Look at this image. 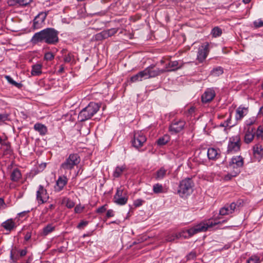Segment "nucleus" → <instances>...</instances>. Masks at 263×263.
Wrapping results in <instances>:
<instances>
[{"label":"nucleus","instance_id":"obj_38","mask_svg":"<svg viewBox=\"0 0 263 263\" xmlns=\"http://www.w3.org/2000/svg\"><path fill=\"white\" fill-rule=\"evenodd\" d=\"M64 61L65 63H72L74 61V56L71 53H68L67 55H65L64 58Z\"/></svg>","mask_w":263,"mask_h":263},{"label":"nucleus","instance_id":"obj_43","mask_svg":"<svg viewBox=\"0 0 263 263\" xmlns=\"http://www.w3.org/2000/svg\"><path fill=\"white\" fill-rule=\"evenodd\" d=\"M259 260V258L258 256H252L248 259L247 263H258Z\"/></svg>","mask_w":263,"mask_h":263},{"label":"nucleus","instance_id":"obj_34","mask_svg":"<svg viewBox=\"0 0 263 263\" xmlns=\"http://www.w3.org/2000/svg\"><path fill=\"white\" fill-rule=\"evenodd\" d=\"M223 72V68L221 67H217L214 68L211 71V75L213 77H218L222 74Z\"/></svg>","mask_w":263,"mask_h":263},{"label":"nucleus","instance_id":"obj_24","mask_svg":"<svg viewBox=\"0 0 263 263\" xmlns=\"http://www.w3.org/2000/svg\"><path fill=\"white\" fill-rule=\"evenodd\" d=\"M35 130L38 132L40 135H45L47 132V127L41 123H36L34 125Z\"/></svg>","mask_w":263,"mask_h":263},{"label":"nucleus","instance_id":"obj_48","mask_svg":"<svg viewBox=\"0 0 263 263\" xmlns=\"http://www.w3.org/2000/svg\"><path fill=\"white\" fill-rule=\"evenodd\" d=\"M88 223L87 221H81L77 226L78 229L83 228L84 227L86 226Z\"/></svg>","mask_w":263,"mask_h":263},{"label":"nucleus","instance_id":"obj_6","mask_svg":"<svg viewBox=\"0 0 263 263\" xmlns=\"http://www.w3.org/2000/svg\"><path fill=\"white\" fill-rule=\"evenodd\" d=\"M241 200L232 202L231 204H226L219 210V215L221 216L228 215L234 212L235 210L241 205Z\"/></svg>","mask_w":263,"mask_h":263},{"label":"nucleus","instance_id":"obj_41","mask_svg":"<svg viewBox=\"0 0 263 263\" xmlns=\"http://www.w3.org/2000/svg\"><path fill=\"white\" fill-rule=\"evenodd\" d=\"M54 58V55L51 52H47L45 53L44 59L45 60L47 61H50L52 60Z\"/></svg>","mask_w":263,"mask_h":263},{"label":"nucleus","instance_id":"obj_29","mask_svg":"<svg viewBox=\"0 0 263 263\" xmlns=\"http://www.w3.org/2000/svg\"><path fill=\"white\" fill-rule=\"evenodd\" d=\"M167 170L163 167H161L156 173L155 179L156 180H161L164 178L166 175Z\"/></svg>","mask_w":263,"mask_h":263},{"label":"nucleus","instance_id":"obj_39","mask_svg":"<svg viewBox=\"0 0 263 263\" xmlns=\"http://www.w3.org/2000/svg\"><path fill=\"white\" fill-rule=\"evenodd\" d=\"M54 228L51 224H48L43 229V233L44 235H47L49 233L53 231Z\"/></svg>","mask_w":263,"mask_h":263},{"label":"nucleus","instance_id":"obj_52","mask_svg":"<svg viewBox=\"0 0 263 263\" xmlns=\"http://www.w3.org/2000/svg\"><path fill=\"white\" fill-rule=\"evenodd\" d=\"M29 212H30V210L20 212V213L18 214V217H26L27 214Z\"/></svg>","mask_w":263,"mask_h":263},{"label":"nucleus","instance_id":"obj_4","mask_svg":"<svg viewBox=\"0 0 263 263\" xmlns=\"http://www.w3.org/2000/svg\"><path fill=\"white\" fill-rule=\"evenodd\" d=\"M100 106L97 103L90 102L79 114L78 119L81 122H83L90 119L99 110Z\"/></svg>","mask_w":263,"mask_h":263},{"label":"nucleus","instance_id":"obj_49","mask_svg":"<svg viewBox=\"0 0 263 263\" xmlns=\"http://www.w3.org/2000/svg\"><path fill=\"white\" fill-rule=\"evenodd\" d=\"M106 210V205H102L96 210V212L98 213H103Z\"/></svg>","mask_w":263,"mask_h":263},{"label":"nucleus","instance_id":"obj_31","mask_svg":"<svg viewBox=\"0 0 263 263\" xmlns=\"http://www.w3.org/2000/svg\"><path fill=\"white\" fill-rule=\"evenodd\" d=\"M246 109L245 108L239 107L236 111L235 118L237 121H240L242 118L245 116L244 110Z\"/></svg>","mask_w":263,"mask_h":263},{"label":"nucleus","instance_id":"obj_10","mask_svg":"<svg viewBox=\"0 0 263 263\" xmlns=\"http://www.w3.org/2000/svg\"><path fill=\"white\" fill-rule=\"evenodd\" d=\"M146 138L141 131L135 132L133 139L132 141L133 146L138 148L143 146L146 142Z\"/></svg>","mask_w":263,"mask_h":263},{"label":"nucleus","instance_id":"obj_26","mask_svg":"<svg viewBox=\"0 0 263 263\" xmlns=\"http://www.w3.org/2000/svg\"><path fill=\"white\" fill-rule=\"evenodd\" d=\"M42 65L40 64H37L32 65L31 73L32 76H38L42 73Z\"/></svg>","mask_w":263,"mask_h":263},{"label":"nucleus","instance_id":"obj_36","mask_svg":"<svg viewBox=\"0 0 263 263\" xmlns=\"http://www.w3.org/2000/svg\"><path fill=\"white\" fill-rule=\"evenodd\" d=\"M5 78L10 84L15 86L16 87L18 88H21L23 86V85L21 83H17L14 81L12 79V78L9 76H6Z\"/></svg>","mask_w":263,"mask_h":263},{"label":"nucleus","instance_id":"obj_60","mask_svg":"<svg viewBox=\"0 0 263 263\" xmlns=\"http://www.w3.org/2000/svg\"><path fill=\"white\" fill-rule=\"evenodd\" d=\"M258 115L259 116H263V106L260 108L259 111L258 112Z\"/></svg>","mask_w":263,"mask_h":263},{"label":"nucleus","instance_id":"obj_61","mask_svg":"<svg viewBox=\"0 0 263 263\" xmlns=\"http://www.w3.org/2000/svg\"><path fill=\"white\" fill-rule=\"evenodd\" d=\"M222 127H227V126H233V125H229V123H227L226 124L225 123H223V124H221L220 125Z\"/></svg>","mask_w":263,"mask_h":263},{"label":"nucleus","instance_id":"obj_8","mask_svg":"<svg viewBox=\"0 0 263 263\" xmlns=\"http://www.w3.org/2000/svg\"><path fill=\"white\" fill-rule=\"evenodd\" d=\"M146 79L154 78L166 72L163 69H160L156 67L155 65L152 64L144 69Z\"/></svg>","mask_w":263,"mask_h":263},{"label":"nucleus","instance_id":"obj_47","mask_svg":"<svg viewBox=\"0 0 263 263\" xmlns=\"http://www.w3.org/2000/svg\"><path fill=\"white\" fill-rule=\"evenodd\" d=\"M8 115L7 114H0V122H4L8 120Z\"/></svg>","mask_w":263,"mask_h":263},{"label":"nucleus","instance_id":"obj_14","mask_svg":"<svg viewBox=\"0 0 263 263\" xmlns=\"http://www.w3.org/2000/svg\"><path fill=\"white\" fill-rule=\"evenodd\" d=\"M63 175L59 176L58 180L56 181L55 185L54 186V189L55 192H60L63 190L64 186L67 184L68 178L67 176L63 173Z\"/></svg>","mask_w":263,"mask_h":263},{"label":"nucleus","instance_id":"obj_11","mask_svg":"<svg viewBox=\"0 0 263 263\" xmlns=\"http://www.w3.org/2000/svg\"><path fill=\"white\" fill-rule=\"evenodd\" d=\"M243 165V160L242 157L239 156L233 157L231 159L230 166L233 168H236L237 169V171L235 172L234 174L230 175V176L229 175H228L226 177V178H228L229 179H230L232 177L236 176L240 172V170L239 169L238 170V168L242 167Z\"/></svg>","mask_w":263,"mask_h":263},{"label":"nucleus","instance_id":"obj_25","mask_svg":"<svg viewBox=\"0 0 263 263\" xmlns=\"http://www.w3.org/2000/svg\"><path fill=\"white\" fill-rule=\"evenodd\" d=\"M143 79H146L144 70L132 76L130 78V81L132 82H136L139 81H142Z\"/></svg>","mask_w":263,"mask_h":263},{"label":"nucleus","instance_id":"obj_53","mask_svg":"<svg viewBox=\"0 0 263 263\" xmlns=\"http://www.w3.org/2000/svg\"><path fill=\"white\" fill-rule=\"evenodd\" d=\"M114 216V212L112 210H109L107 211L106 217L107 218L111 217Z\"/></svg>","mask_w":263,"mask_h":263},{"label":"nucleus","instance_id":"obj_57","mask_svg":"<svg viewBox=\"0 0 263 263\" xmlns=\"http://www.w3.org/2000/svg\"><path fill=\"white\" fill-rule=\"evenodd\" d=\"M31 236V233L30 232H27L24 237V239L26 241H28L30 239Z\"/></svg>","mask_w":263,"mask_h":263},{"label":"nucleus","instance_id":"obj_45","mask_svg":"<svg viewBox=\"0 0 263 263\" xmlns=\"http://www.w3.org/2000/svg\"><path fill=\"white\" fill-rule=\"evenodd\" d=\"M256 122V119L255 118L249 119L246 121V124L247 127H252V125Z\"/></svg>","mask_w":263,"mask_h":263},{"label":"nucleus","instance_id":"obj_30","mask_svg":"<svg viewBox=\"0 0 263 263\" xmlns=\"http://www.w3.org/2000/svg\"><path fill=\"white\" fill-rule=\"evenodd\" d=\"M255 155H258L260 157H263V146L259 144H255L253 148Z\"/></svg>","mask_w":263,"mask_h":263},{"label":"nucleus","instance_id":"obj_2","mask_svg":"<svg viewBox=\"0 0 263 263\" xmlns=\"http://www.w3.org/2000/svg\"><path fill=\"white\" fill-rule=\"evenodd\" d=\"M80 161L81 158L78 154H71L61 163L59 171L61 173H64L65 175L69 176L71 174V171L80 162Z\"/></svg>","mask_w":263,"mask_h":263},{"label":"nucleus","instance_id":"obj_17","mask_svg":"<svg viewBox=\"0 0 263 263\" xmlns=\"http://www.w3.org/2000/svg\"><path fill=\"white\" fill-rule=\"evenodd\" d=\"M209 46L206 43L199 48L197 59L199 62H202L206 59L209 52Z\"/></svg>","mask_w":263,"mask_h":263},{"label":"nucleus","instance_id":"obj_56","mask_svg":"<svg viewBox=\"0 0 263 263\" xmlns=\"http://www.w3.org/2000/svg\"><path fill=\"white\" fill-rule=\"evenodd\" d=\"M6 206L5 203L3 198H0V209H5Z\"/></svg>","mask_w":263,"mask_h":263},{"label":"nucleus","instance_id":"obj_50","mask_svg":"<svg viewBox=\"0 0 263 263\" xmlns=\"http://www.w3.org/2000/svg\"><path fill=\"white\" fill-rule=\"evenodd\" d=\"M143 201L141 199H138L134 201V205L136 207H138L142 205Z\"/></svg>","mask_w":263,"mask_h":263},{"label":"nucleus","instance_id":"obj_12","mask_svg":"<svg viewBox=\"0 0 263 263\" xmlns=\"http://www.w3.org/2000/svg\"><path fill=\"white\" fill-rule=\"evenodd\" d=\"M240 146V138L239 135L233 136L230 139L228 146V152L233 153L239 150Z\"/></svg>","mask_w":263,"mask_h":263},{"label":"nucleus","instance_id":"obj_16","mask_svg":"<svg viewBox=\"0 0 263 263\" xmlns=\"http://www.w3.org/2000/svg\"><path fill=\"white\" fill-rule=\"evenodd\" d=\"M244 142L249 144L252 142L255 135V128L253 127H245Z\"/></svg>","mask_w":263,"mask_h":263},{"label":"nucleus","instance_id":"obj_37","mask_svg":"<svg viewBox=\"0 0 263 263\" xmlns=\"http://www.w3.org/2000/svg\"><path fill=\"white\" fill-rule=\"evenodd\" d=\"M222 34V30L218 27H215L211 31V34L214 37L219 36Z\"/></svg>","mask_w":263,"mask_h":263},{"label":"nucleus","instance_id":"obj_9","mask_svg":"<svg viewBox=\"0 0 263 263\" xmlns=\"http://www.w3.org/2000/svg\"><path fill=\"white\" fill-rule=\"evenodd\" d=\"M49 196L46 189L42 185H40L36 193V199L39 204L46 202L49 199Z\"/></svg>","mask_w":263,"mask_h":263},{"label":"nucleus","instance_id":"obj_33","mask_svg":"<svg viewBox=\"0 0 263 263\" xmlns=\"http://www.w3.org/2000/svg\"><path fill=\"white\" fill-rule=\"evenodd\" d=\"M106 39H107V36L105 32V31L103 30L102 32L93 35L92 38V40L96 41H100Z\"/></svg>","mask_w":263,"mask_h":263},{"label":"nucleus","instance_id":"obj_15","mask_svg":"<svg viewBox=\"0 0 263 263\" xmlns=\"http://www.w3.org/2000/svg\"><path fill=\"white\" fill-rule=\"evenodd\" d=\"M215 96V91L213 88H207L201 96L202 102L204 103L210 102Z\"/></svg>","mask_w":263,"mask_h":263},{"label":"nucleus","instance_id":"obj_35","mask_svg":"<svg viewBox=\"0 0 263 263\" xmlns=\"http://www.w3.org/2000/svg\"><path fill=\"white\" fill-rule=\"evenodd\" d=\"M255 135L257 139L263 140V125H259L255 129Z\"/></svg>","mask_w":263,"mask_h":263},{"label":"nucleus","instance_id":"obj_7","mask_svg":"<svg viewBox=\"0 0 263 263\" xmlns=\"http://www.w3.org/2000/svg\"><path fill=\"white\" fill-rule=\"evenodd\" d=\"M128 199L126 193L121 187L118 188L114 196V202L118 205H123L126 204Z\"/></svg>","mask_w":263,"mask_h":263},{"label":"nucleus","instance_id":"obj_59","mask_svg":"<svg viewBox=\"0 0 263 263\" xmlns=\"http://www.w3.org/2000/svg\"><path fill=\"white\" fill-rule=\"evenodd\" d=\"M177 236H168L166 238V240L168 241H172L173 240H174L175 238H177Z\"/></svg>","mask_w":263,"mask_h":263},{"label":"nucleus","instance_id":"obj_62","mask_svg":"<svg viewBox=\"0 0 263 263\" xmlns=\"http://www.w3.org/2000/svg\"><path fill=\"white\" fill-rule=\"evenodd\" d=\"M54 206H55L53 204H51L49 205L48 208L49 209V210H52L54 208Z\"/></svg>","mask_w":263,"mask_h":263},{"label":"nucleus","instance_id":"obj_23","mask_svg":"<svg viewBox=\"0 0 263 263\" xmlns=\"http://www.w3.org/2000/svg\"><path fill=\"white\" fill-rule=\"evenodd\" d=\"M126 170V166L125 164H123L120 166H117L116 167L115 171L113 172L112 176L114 178H119Z\"/></svg>","mask_w":263,"mask_h":263},{"label":"nucleus","instance_id":"obj_22","mask_svg":"<svg viewBox=\"0 0 263 263\" xmlns=\"http://www.w3.org/2000/svg\"><path fill=\"white\" fill-rule=\"evenodd\" d=\"M2 226L6 230L11 231L15 227L16 225L12 219H9L3 222L2 224Z\"/></svg>","mask_w":263,"mask_h":263},{"label":"nucleus","instance_id":"obj_18","mask_svg":"<svg viewBox=\"0 0 263 263\" xmlns=\"http://www.w3.org/2000/svg\"><path fill=\"white\" fill-rule=\"evenodd\" d=\"M184 65L182 62H179L178 61H170L169 63L165 65V68L163 69L166 72L172 71L181 68Z\"/></svg>","mask_w":263,"mask_h":263},{"label":"nucleus","instance_id":"obj_27","mask_svg":"<svg viewBox=\"0 0 263 263\" xmlns=\"http://www.w3.org/2000/svg\"><path fill=\"white\" fill-rule=\"evenodd\" d=\"M22 174L21 171L18 168H15L13 170L11 174V180L13 181L16 182L21 178Z\"/></svg>","mask_w":263,"mask_h":263},{"label":"nucleus","instance_id":"obj_3","mask_svg":"<svg viewBox=\"0 0 263 263\" xmlns=\"http://www.w3.org/2000/svg\"><path fill=\"white\" fill-rule=\"evenodd\" d=\"M219 220L220 218H219L213 220H209L206 222H201L195 227L188 229L187 232L189 236H192L199 232H205L209 228H212L216 225L227 221V220H222V221Z\"/></svg>","mask_w":263,"mask_h":263},{"label":"nucleus","instance_id":"obj_63","mask_svg":"<svg viewBox=\"0 0 263 263\" xmlns=\"http://www.w3.org/2000/svg\"><path fill=\"white\" fill-rule=\"evenodd\" d=\"M48 210L49 209L48 208H45L43 211L42 213L44 214L48 212Z\"/></svg>","mask_w":263,"mask_h":263},{"label":"nucleus","instance_id":"obj_32","mask_svg":"<svg viewBox=\"0 0 263 263\" xmlns=\"http://www.w3.org/2000/svg\"><path fill=\"white\" fill-rule=\"evenodd\" d=\"M153 191L155 194H159L165 193L163 185L160 183H156L154 184L153 187Z\"/></svg>","mask_w":263,"mask_h":263},{"label":"nucleus","instance_id":"obj_44","mask_svg":"<svg viewBox=\"0 0 263 263\" xmlns=\"http://www.w3.org/2000/svg\"><path fill=\"white\" fill-rule=\"evenodd\" d=\"M196 257V253L195 252L192 251L186 256V260H193Z\"/></svg>","mask_w":263,"mask_h":263},{"label":"nucleus","instance_id":"obj_54","mask_svg":"<svg viewBox=\"0 0 263 263\" xmlns=\"http://www.w3.org/2000/svg\"><path fill=\"white\" fill-rule=\"evenodd\" d=\"M27 253V249L25 248L24 249L21 250L20 251V257H23L25 256Z\"/></svg>","mask_w":263,"mask_h":263},{"label":"nucleus","instance_id":"obj_55","mask_svg":"<svg viewBox=\"0 0 263 263\" xmlns=\"http://www.w3.org/2000/svg\"><path fill=\"white\" fill-rule=\"evenodd\" d=\"M10 259L12 260V262H16L18 260V258L17 257H14L12 252H11L10 253Z\"/></svg>","mask_w":263,"mask_h":263},{"label":"nucleus","instance_id":"obj_64","mask_svg":"<svg viewBox=\"0 0 263 263\" xmlns=\"http://www.w3.org/2000/svg\"><path fill=\"white\" fill-rule=\"evenodd\" d=\"M48 210L49 209L48 208H45L43 211L42 213L44 214L48 212Z\"/></svg>","mask_w":263,"mask_h":263},{"label":"nucleus","instance_id":"obj_46","mask_svg":"<svg viewBox=\"0 0 263 263\" xmlns=\"http://www.w3.org/2000/svg\"><path fill=\"white\" fill-rule=\"evenodd\" d=\"M75 204L74 202L70 200V199H67L66 202V206L69 208L71 209L73 208Z\"/></svg>","mask_w":263,"mask_h":263},{"label":"nucleus","instance_id":"obj_58","mask_svg":"<svg viewBox=\"0 0 263 263\" xmlns=\"http://www.w3.org/2000/svg\"><path fill=\"white\" fill-rule=\"evenodd\" d=\"M255 26L257 27H260L263 26V21H259L258 22H255L254 23Z\"/></svg>","mask_w":263,"mask_h":263},{"label":"nucleus","instance_id":"obj_19","mask_svg":"<svg viewBox=\"0 0 263 263\" xmlns=\"http://www.w3.org/2000/svg\"><path fill=\"white\" fill-rule=\"evenodd\" d=\"M33 0H8L9 6L17 7H25L28 6Z\"/></svg>","mask_w":263,"mask_h":263},{"label":"nucleus","instance_id":"obj_5","mask_svg":"<svg viewBox=\"0 0 263 263\" xmlns=\"http://www.w3.org/2000/svg\"><path fill=\"white\" fill-rule=\"evenodd\" d=\"M194 183L192 179L189 178L182 180L179 186L178 193L180 194L188 195L192 192V188Z\"/></svg>","mask_w":263,"mask_h":263},{"label":"nucleus","instance_id":"obj_1","mask_svg":"<svg viewBox=\"0 0 263 263\" xmlns=\"http://www.w3.org/2000/svg\"><path fill=\"white\" fill-rule=\"evenodd\" d=\"M59 32L52 28H47L35 33L31 42L33 44L38 43H45L49 45H55L59 41Z\"/></svg>","mask_w":263,"mask_h":263},{"label":"nucleus","instance_id":"obj_42","mask_svg":"<svg viewBox=\"0 0 263 263\" xmlns=\"http://www.w3.org/2000/svg\"><path fill=\"white\" fill-rule=\"evenodd\" d=\"M168 142V138L167 137H163L160 138L157 140V144L159 145H163L165 144Z\"/></svg>","mask_w":263,"mask_h":263},{"label":"nucleus","instance_id":"obj_20","mask_svg":"<svg viewBox=\"0 0 263 263\" xmlns=\"http://www.w3.org/2000/svg\"><path fill=\"white\" fill-rule=\"evenodd\" d=\"M46 15L45 14L42 13L38 14L33 20V26L34 28H39L46 18Z\"/></svg>","mask_w":263,"mask_h":263},{"label":"nucleus","instance_id":"obj_51","mask_svg":"<svg viewBox=\"0 0 263 263\" xmlns=\"http://www.w3.org/2000/svg\"><path fill=\"white\" fill-rule=\"evenodd\" d=\"M84 208L81 205H77L74 208V211L77 213H80L83 210Z\"/></svg>","mask_w":263,"mask_h":263},{"label":"nucleus","instance_id":"obj_40","mask_svg":"<svg viewBox=\"0 0 263 263\" xmlns=\"http://www.w3.org/2000/svg\"><path fill=\"white\" fill-rule=\"evenodd\" d=\"M106 33L107 38L111 36L117 32V29L116 28H111L110 29L104 30Z\"/></svg>","mask_w":263,"mask_h":263},{"label":"nucleus","instance_id":"obj_13","mask_svg":"<svg viewBox=\"0 0 263 263\" xmlns=\"http://www.w3.org/2000/svg\"><path fill=\"white\" fill-rule=\"evenodd\" d=\"M185 122L183 120H174L169 127L172 133H178L181 132L184 128Z\"/></svg>","mask_w":263,"mask_h":263},{"label":"nucleus","instance_id":"obj_21","mask_svg":"<svg viewBox=\"0 0 263 263\" xmlns=\"http://www.w3.org/2000/svg\"><path fill=\"white\" fill-rule=\"evenodd\" d=\"M219 149L211 147L208 149L207 155L210 160H215L220 157Z\"/></svg>","mask_w":263,"mask_h":263},{"label":"nucleus","instance_id":"obj_28","mask_svg":"<svg viewBox=\"0 0 263 263\" xmlns=\"http://www.w3.org/2000/svg\"><path fill=\"white\" fill-rule=\"evenodd\" d=\"M2 148L4 151V154L5 155H11L13 152L10 144L8 142H4L2 143Z\"/></svg>","mask_w":263,"mask_h":263}]
</instances>
